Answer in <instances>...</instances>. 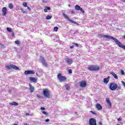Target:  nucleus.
<instances>
[{"label": "nucleus", "instance_id": "1", "mask_svg": "<svg viewBox=\"0 0 125 125\" xmlns=\"http://www.w3.org/2000/svg\"><path fill=\"white\" fill-rule=\"evenodd\" d=\"M109 88L111 90H116L117 88L121 89V86H118V84L113 83L110 84Z\"/></svg>", "mask_w": 125, "mask_h": 125}, {"label": "nucleus", "instance_id": "2", "mask_svg": "<svg viewBox=\"0 0 125 125\" xmlns=\"http://www.w3.org/2000/svg\"><path fill=\"white\" fill-rule=\"evenodd\" d=\"M112 40L113 41H114V42H115L117 45H119L120 47H121V48H123L124 50H125V45L122 43V42H120L119 40H118V39L115 38V37H113Z\"/></svg>", "mask_w": 125, "mask_h": 125}, {"label": "nucleus", "instance_id": "3", "mask_svg": "<svg viewBox=\"0 0 125 125\" xmlns=\"http://www.w3.org/2000/svg\"><path fill=\"white\" fill-rule=\"evenodd\" d=\"M57 78L59 81H60V83L66 82L67 81V78L66 77L62 76V74L61 73H59L58 74Z\"/></svg>", "mask_w": 125, "mask_h": 125}, {"label": "nucleus", "instance_id": "4", "mask_svg": "<svg viewBox=\"0 0 125 125\" xmlns=\"http://www.w3.org/2000/svg\"><path fill=\"white\" fill-rule=\"evenodd\" d=\"M5 68L6 70H12V69H14V70H19V67L14 64H10L6 65Z\"/></svg>", "mask_w": 125, "mask_h": 125}, {"label": "nucleus", "instance_id": "5", "mask_svg": "<svg viewBox=\"0 0 125 125\" xmlns=\"http://www.w3.org/2000/svg\"><path fill=\"white\" fill-rule=\"evenodd\" d=\"M88 70H89V71H98L99 66L98 65H90L88 66Z\"/></svg>", "mask_w": 125, "mask_h": 125}, {"label": "nucleus", "instance_id": "6", "mask_svg": "<svg viewBox=\"0 0 125 125\" xmlns=\"http://www.w3.org/2000/svg\"><path fill=\"white\" fill-rule=\"evenodd\" d=\"M98 37H100L101 38H103V39H109V40H113V36H109L108 35L100 34L98 35Z\"/></svg>", "mask_w": 125, "mask_h": 125}, {"label": "nucleus", "instance_id": "7", "mask_svg": "<svg viewBox=\"0 0 125 125\" xmlns=\"http://www.w3.org/2000/svg\"><path fill=\"white\" fill-rule=\"evenodd\" d=\"M40 61L44 67H47V63L45 62V60H44V58L42 56H40Z\"/></svg>", "mask_w": 125, "mask_h": 125}, {"label": "nucleus", "instance_id": "8", "mask_svg": "<svg viewBox=\"0 0 125 125\" xmlns=\"http://www.w3.org/2000/svg\"><path fill=\"white\" fill-rule=\"evenodd\" d=\"M43 94L45 97H47V98H49V91L48 89H44L43 90Z\"/></svg>", "mask_w": 125, "mask_h": 125}, {"label": "nucleus", "instance_id": "9", "mask_svg": "<svg viewBox=\"0 0 125 125\" xmlns=\"http://www.w3.org/2000/svg\"><path fill=\"white\" fill-rule=\"evenodd\" d=\"M63 16L65 18V19H67L68 21H69V22H70L71 23H73V24H76L77 25H79V24L77 22L71 20L70 19H69V17L66 15V14H63Z\"/></svg>", "mask_w": 125, "mask_h": 125}, {"label": "nucleus", "instance_id": "10", "mask_svg": "<svg viewBox=\"0 0 125 125\" xmlns=\"http://www.w3.org/2000/svg\"><path fill=\"white\" fill-rule=\"evenodd\" d=\"M65 61L67 64H69L70 65H71V64H73V60L69 57L65 58Z\"/></svg>", "mask_w": 125, "mask_h": 125}, {"label": "nucleus", "instance_id": "11", "mask_svg": "<svg viewBox=\"0 0 125 125\" xmlns=\"http://www.w3.org/2000/svg\"><path fill=\"white\" fill-rule=\"evenodd\" d=\"M89 125H96V120L94 118H91L89 121Z\"/></svg>", "mask_w": 125, "mask_h": 125}, {"label": "nucleus", "instance_id": "12", "mask_svg": "<svg viewBox=\"0 0 125 125\" xmlns=\"http://www.w3.org/2000/svg\"><path fill=\"white\" fill-rule=\"evenodd\" d=\"M79 84L81 87H85L86 86V82L85 81H81Z\"/></svg>", "mask_w": 125, "mask_h": 125}, {"label": "nucleus", "instance_id": "13", "mask_svg": "<svg viewBox=\"0 0 125 125\" xmlns=\"http://www.w3.org/2000/svg\"><path fill=\"white\" fill-rule=\"evenodd\" d=\"M30 74H35V71L34 70H26L24 72L25 75H29Z\"/></svg>", "mask_w": 125, "mask_h": 125}, {"label": "nucleus", "instance_id": "14", "mask_svg": "<svg viewBox=\"0 0 125 125\" xmlns=\"http://www.w3.org/2000/svg\"><path fill=\"white\" fill-rule=\"evenodd\" d=\"M29 90L30 92H34V91H35V87L33 86H32V84H29Z\"/></svg>", "mask_w": 125, "mask_h": 125}, {"label": "nucleus", "instance_id": "15", "mask_svg": "<svg viewBox=\"0 0 125 125\" xmlns=\"http://www.w3.org/2000/svg\"><path fill=\"white\" fill-rule=\"evenodd\" d=\"M2 11L3 12V14H2L3 16H5V15H6V12L7 11V9H6V7H3L2 9Z\"/></svg>", "mask_w": 125, "mask_h": 125}, {"label": "nucleus", "instance_id": "16", "mask_svg": "<svg viewBox=\"0 0 125 125\" xmlns=\"http://www.w3.org/2000/svg\"><path fill=\"white\" fill-rule=\"evenodd\" d=\"M106 102L109 107H112V104H111V102L110 101V99L109 98H106Z\"/></svg>", "mask_w": 125, "mask_h": 125}, {"label": "nucleus", "instance_id": "17", "mask_svg": "<svg viewBox=\"0 0 125 125\" xmlns=\"http://www.w3.org/2000/svg\"><path fill=\"white\" fill-rule=\"evenodd\" d=\"M109 80H110V77H108L106 78H104V83H105V84H107V83H109Z\"/></svg>", "mask_w": 125, "mask_h": 125}, {"label": "nucleus", "instance_id": "18", "mask_svg": "<svg viewBox=\"0 0 125 125\" xmlns=\"http://www.w3.org/2000/svg\"><path fill=\"white\" fill-rule=\"evenodd\" d=\"M29 80L30 82L33 83H37V78L34 77H29Z\"/></svg>", "mask_w": 125, "mask_h": 125}, {"label": "nucleus", "instance_id": "19", "mask_svg": "<svg viewBox=\"0 0 125 125\" xmlns=\"http://www.w3.org/2000/svg\"><path fill=\"white\" fill-rule=\"evenodd\" d=\"M96 108L97 109V110H102V106L99 104H96Z\"/></svg>", "mask_w": 125, "mask_h": 125}, {"label": "nucleus", "instance_id": "20", "mask_svg": "<svg viewBox=\"0 0 125 125\" xmlns=\"http://www.w3.org/2000/svg\"><path fill=\"white\" fill-rule=\"evenodd\" d=\"M110 75H112V76H113V77H114V79L118 80V76H117V74H115L114 73V72H110Z\"/></svg>", "mask_w": 125, "mask_h": 125}, {"label": "nucleus", "instance_id": "21", "mask_svg": "<svg viewBox=\"0 0 125 125\" xmlns=\"http://www.w3.org/2000/svg\"><path fill=\"white\" fill-rule=\"evenodd\" d=\"M9 104L11 106H13V105H14V106H18V103H17L15 102H12V103H10Z\"/></svg>", "mask_w": 125, "mask_h": 125}, {"label": "nucleus", "instance_id": "22", "mask_svg": "<svg viewBox=\"0 0 125 125\" xmlns=\"http://www.w3.org/2000/svg\"><path fill=\"white\" fill-rule=\"evenodd\" d=\"M51 8L50 7H45V8L44 9V12H47V10H50Z\"/></svg>", "mask_w": 125, "mask_h": 125}, {"label": "nucleus", "instance_id": "23", "mask_svg": "<svg viewBox=\"0 0 125 125\" xmlns=\"http://www.w3.org/2000/svg\"><path fill=\"white\" fill-rule=\"evenodd\" d=\"M75 9L76 10H80L81 9V7L79 5H76L75 7Z\"/></svg>", "mask_w": 125, "mask_h": 125}, {"label": "nucleus", "instance_id": "24", "mask_svg": "<svg viewBox=\"0 0 125 125\" xmlns=\"http://www.w3.org/2000/svg\"><path fill=\"white\" fill-rule=\"evenodd\" d=\"M64 86L66 90H70V85L69 84H66Z\"/></svg>", "mask_w": 125, "mask_h": 125}, {"label": "nucleus", "instance_id": "25", "mask_svg": "<svg viewBox=\"0 0 125 125\" xmlns=\"http://www.w3.org/2000/svg\"><path fill=\"white\" fill-rule=\"evenodd\" d=\"M51 18H52V16L47 15L46 17V19L47 20H50V19H51Z\"/></svg>", "mask_w": 125, "mask_h": 125}, {"label": "nucleus", "instance_id": "26", "mask_svg": "<svg viewBox=\"0 0 125 125\" xmlns=\"http://www.w3.org/2000/svg\"><path fill=\"white\" fill-rule=\"evenodd\" d=\"M8 7L10 8V9H12V8H13V5H12L11 3H9L8 4Z\"/></svg>", "mask_w": 125, "mask_h": 125}, {"label": "nucleus", "instance_id": "27", "mask_svg": "<svg viewBox=\"0 0 125 125\" xmlns=\"http://www.w3.org/2000/svg\"><path fill=\"white\" fill-rule=\"evenodd\" d=\"M57 30H58V27L57 26H56L54 28V32H57Z\"/></svg>", "mask_w": 125, "mask_h": 125}, {"label": "nucleus", "instance_id": "28", "mask_svg": "<svg viewBox=\"0 0 125 125\" xmlns=\"http://www.w3.org/2000/svg\"><path fill=\"white\" fill-rule=\"evenodd\" d=\"M22 5L24 6V7H27V2H23Z\"/></svg>", "mask_w": 125, "mask_h": 125}, {"label": "nucleus", "instance_id": "29", "mask_svg": "<svg viewBox=\"0 0 125 125\" xmlns=\"http://www.w3.org/2000/svg\"><path fill=\"white\" fill-rule=\"evenodd\" d=\"M79 10H80V11L82 12V13H84V10H83V9L82 8H80V9Z\"/></svg>", "mask_w": 125, "mask_h": 125}, {"label": "nucleus", "instance_id": "30", "mask_svg": "<svg viewBox=\"0 0 125 125\" xmlns=\"http://www.w3.org/2000/svg\"><path fill=\"white\" fill-rule=\"evenodd\" d=\"M7 31H8V32H12V30H11V28H7Z\"/></svg>", "mask_w": 125, "mask_h": 125}, {"label": "nucleus", "instance_id": "31", "mask_svg": "<svg viewBox=\"0 0 125 125\" xmlns=\"http://www.w3.org/2000/svg\"><path fill=\"white\" fill-rule=\"evenodd\" d=\"M15 42L16 44H18V45H19V43H20V42L18 41H16Z\"/></svg>", "mask_w": 125, "mask_h": 125}, {"label": "nucleus", "instance_id": "32", "mask_svg": "<svg viewBox=\"0 0 125 125\" xmlns=\"http://www.w3.org/2000/svg\"><path fill=\"white\" fill-rule=\"evenodd\" d=\"M68 73H69V74H72L73 73V71H72V70L69 69L68 70Z\"/></svg>", "mask_w": 125, "mask_h": 125}, {"label": "nucleus", "instance_id": "33", "mask_svg": "<svg viewBox=\"0 0 125 125\" xmlns=\"http://www.w3.org/2000/svg\"><path fill=\"white\" fill-rule=\"evenodd\" d=\"M73 44H75V45L76 46V47H79V44H78V43H74Z\"/></svg>", "mask_w": 125, "mask_h": 125}, {"label": "nucleus", "instance_id": "34", "mask_svg": "<svg viewBox=\"0 0 125 125\" xmlns=\"http://www.w3.org/2000/svg\"><path fill=\"white\" fill-rule=\"evenodd\" d=\"M121 74L122 75H125V71H124V70H121Z\"/></svg>", "mask_w": 125, "mask_h": 125}, {"label": "nucleus", "instance_id": "35", "mask_svg": "<svg viewBox=\"0 0 125 125\" xmlns=\"http://www.w3.org/2000/svg\"><path fill=\"white\" fill-rule=\"evenodd\" d=\"M42 113L44 114V115H47V113H46V112H45V111H43Z\"/></svg>", "mask_w": 125, "mask_h": 125}, {"label": "nucleus", "instance_id": "36", "mask_svg": "<svg viewBox=\"0 0 125 125\" xmlns=\"http://www.w3.org/2000/svg\"><path fill=\"white\" fill-rule=\"evenodd\" d=\"M49 121H50L49 119H46V120H45V123H48V122H49Z\"/></svg>", "mask_w": 125, "mask_h": 125}, {"label": "nucleus", "instance_id": "37", "mask_svg": "<svg viewBox=\"0 0 125 125\" xmlns=\"http://www.w3.org/2000/svg\"><path fill=\"white\" fill-rule=\"evenodd\" d=\"M121 83H123V85H124V86H125V82H124V81H122L121 82Z\"/></svg>", "mask_w": 125, "mask_h": 125}, {"label": "nucleus", "instance_id": "38", "mask_svg": "<svg viewBox=\"0 0 125 125\" xmlns=\"http://www.w3.org/2000/svg\"><path fill=\"white\" fill-rule=\"evenodd\" d=\"M117 120L118 121V122H121L122 119H121V118H118V119H117Z\"/></svg>", "mask_w": 125, "mask_h": 125}, {"label": "nucleus", "instance_id": "39", "mask_svg": "<svg viewBox=\"0 0 125 125\" xmlns=\"http://www.w3.org/2000/svg\"><path fill=\"white\" fill-rule=\"evenodd\" d=\"M99 125H102V122L101 121L99 122Z\"/></svg>", "mask_w": 125, "mask_h": 125}, {"label": "nucleus", "instance_id": "40", "mask_svg": "<svg viewBox=\"0 0 125 125\" xmlns=\"http://www.w3.org/2000/svg\"><path fill=\"white\" fill-rule=\"evenodd\" d=\"M41 110H45V108L44 107H41Z\"/></svg>", "mask_w": 125, "mask_h": 125}, {"label": "nucleus", "instance_id": "41", "mask_svg": "<svg viewBox=\"0 0 125 125\" xmlns=\"http://www.w3.org/2000/svg\"><path fill=\"white\" fill-rule=\"evenodd\" d=\"M71 13L72 14L75 13V11H73V10L71 11Z\"/></svg>", "mask_w": 125, "mask_h": 125}, {"label": "nucleus", "instance_id": "42", "mask_svg": "<svg viewBox=\"0 0 125 125\" xmlns=\"http://www.w3.org/2000/svg\"><path fill=\"white\" fill-rule=\"evenodd\" d=\"M23 13L26 14L27 13V11H23Z\"/></svg>", "mask_w": 125, "mask_h": 125}, {"label": "nucleus", "instance_id": "43", "mask_svg": "<svg viewBox=\"0 0 125 125\" xmlns=\"http://www.w3.org/2000/svg\"><path fill=\"white\" fill-rule=\"evenodd\" d=\"M27 9H29L30 11H31V8H30L29 6H27Z\"/></svg>", "mask_w": 125, "mask_h": 125}, {"label": "nucleus", "instance_id": "44", "mask_svg": "<svg viewBox=\"0 0 125 125\" xmlns=\"http://www.w3.org/2000/svg\"><path fill=\"white\" fill-rule=\"evenodd\" d=\"M70 48H74V46H70Z\"/></svg>", "mask_w": 125, "mask_h": 125}, {"label": "nucleus", "instance_id": "45", "mask_svg": "<svg viewBox=\"0 0 125 125\" xmlns=\"http://www.w3.org/2000/svg\"><path fill=\"white\" fill-rule=\"evenodd\" d=\"M21 10L22 12H23V11H24V10H23L22 8H21Z\"/></svg>", "mask_w": 125, "mask_h": 125}, {"label": "nucleus", "instance_id": "46", "mask_svg": "<svg viewBox=\"0 0 125 125\" xmlns=\"http://www.w3.org/2000/svg\"><path fill=\"white\" fill-rule=\"evenodd\" d=\"M26 116H29V113H26Z\"/></svg>", "mask_w": 125, "mask_h": 125}, {"label": "nucleus", "instance_id": "47", "mask_svg": "<svg viewBox=\"0 0 125 125\" xmlns=\"http://www.w3.org/2000/svg\"><path fill=\"white\" fill-rule=\"evenodd\" d=\"M23 125H28V124L27 123H24Z\"/></svg>", "mask_w": 125, "mask_h": 125}, {"label": "nucleus", "instance_id": "48", "mask_svg": "<svg viewBox=\"0 0 125 125\" xmlns=\"http://www.w3.org/2000/svg\"><path fill=\"white\" fill-rule=\"evenodd\" d=\"M122 1H124V2H125V0H122Z\"/></svg>", "mask_w": 125, "mask_h": 125}, {"label": "nucleus", "instance_id": "49", "mask_svg": "<svg viewBox=\"0 0 125 125\" xmlns=\"http://www.w3.org/2000/svg\"><path fill=\"white\" fill-rule=\"evenodd\" d=\"M91 112H92V113L93 114V111H91Z\"/></svg>", "mask_w": 125, "mask_h": 125}, {"label": "nucleus", "instance_id": "50", "mask_svg": "<svg viewBox=\"0 0 125 125\" xmlns=\"http://www.w3.org/2000/svg\"><path fill=\"white\" fill-rule=\"evenodd\" d=\"M68 6H71V5H70V4H68Z\"/></svg>", "mask_w": 125, "mask_h": 125}, {"label": "nucleus", "instance_id": "51", "mask_svg": "<svg viewBox=\"0 0 125 125\" xmlns=\"http://www.w3.org/2000/svg\"><path fill=\"white\" fill-rule=\"evenodd\" d=\"M124 39H125V35L124 36Z\"/></svg>", "mask_w": 125, "mask_h": 125}, {"label": "nucleus", "instance_id": "52", "mask_svg": "<svg viewBox=\"0 0 125 125\" xmlns=\"http://www.w3.org/2000/svg\"><path fill=\"white\" fill-rule=\"evenodd\" d=\"M13 125H17V124H14Z\"/></svg>", "mask_w": 125, "mask_h": 125}, {"label": "nucleus", "instance_id": "53", "mask_svg": "<svg viewBox=\"0 0 125 125\" xmlns=\"http://www.w3.org/2000/svg\"><path fill=\"white\" fill-rule=\"evenodd\" d=\"M37 96H38V97H39V95H37Z\"/></svg>", "mask_w": 125, "mask_h": 125}, {"label": "nucleus", "instance_id": "54", "mask_svg": "<svg viewBox=\"0 0 125 125\" xmlns=\"http://www.w3.org/2000/svg\"><path fill=\"white\" fill-rule=\"evenodd\" d=\"M75 114H77V112H75Z\"/></svg>", "mask_w": 125, "mask_h": 125}]
</instances>
